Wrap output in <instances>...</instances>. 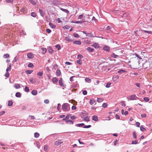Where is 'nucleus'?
<instances>
[{"instance_id": "obj_1", "label": "nucleus", "mask_w": 152, "mask_h": 152, "mask_svg": "<svg viewBox=\"0 0 152 152\" xmlns=\"http://www.w3.org/2000/svg\"><path fill=\"white\" fill-rule=\"evenodd\" d=\"M70 108L69 104L68 103H64L62 105V109L64 111H69Z\"/></svg>"}, {"instance_id": "obj_2", "label": "nucleus", "mask_w": 152, "mask_h": 152, "mask_svg": "<svg viewBox=\"0 0 152 152\" xmlns=\"http://www.w3.org/2000/svg\"><path fill=\"white\" fill-rule=\"evenodd\" d=\"M127 99L128 100H133L139 99V98L137 97L135 94H133L130 96L127 97Z\"/></svg>"}, {"instance_id": "obj_3", "label": "nucleus", "mask_w": 152, "mask_h": 152, "mask_svg": "<svg viewBox=\"0 0 152 152\" xmlns=\"http://www.w3.org/2000/svg\"><path fill=\"white\" fill-rule=\"evenodd\" d=\"M64 40L67 43L69 42L73 41L74 40V38L72 36H68L65 37Z\"/></svg>"}, {"instance_id": "obj_4", "label": "nucleus", "mask_w": 152, "mask_h": 152, "mask_svg": "<svg viewBox=\"0 0 152 152\" xmlns=\"http://www.w3.org/2000/svg\"><path fill=\"white\" fill-rule=\"evenodd\" d=\"M59 85L61 87H64V88H66V85L64 84V82L62 78H61L59 80Z\"/></svg>"}, {"instance_id": "obj_5", "label": "nucleus", "mask_w": 152, "mask_h": 152, "mask_svg": "<svg viewBox=\"0 0 152 152\" xmlns=\"http://www.w3.org/2000/svg\"><path fill=\"white\" fill-rule=\"evenodd\" d=\"M27 58L29 59H32L34 58V56L33 54L31 53H29L27 54Z\"/></svg>"}, {"instance_id": "obj_6", "label": "nucleus", "mask_w": 152, "mask_h": 152, "mask_svg": "<svg viewBox=\"0 0 152 152\" xmlns=\"http://www.w3.org/2000/svg\"><path fill=\"white\" fill-rule=\"evenodd\" d=\"M62 142H63L61 141V140H58L55 142V145L56 146H58Z\"/></svg>"}, {"instance_id": "obj_7", "label": "nucleus", "mask_w": 152, "mask_h": 152, "mask_svg": "<svg viewBox=\"0 0 152 152\" xmlns=\"http://www.w3.org/2000/svg\"><path fill=\"white\" fill-rule=\"evenodd\" d=\"M103 49L104 50L107 52H109L110 51V48L108 46L105 45L104 46L103 48Z\"/></svg>"}, {"instance_id": "obj_8", "label": "nucleus", "mask_w": 152, "mask_h": 152, "mask_svg": "<svg viewBox=\"0 0 152 152\" xmlns=\"http://www.w3.org/2000/svg\"><path fill=\"white\" fill-rule=\"evenodd\" d=\"M88 52L89 53H91L94 51V49L93 48H91L90 47H88L86 49Z\"/></svg>"}, {"instance_id": "obj_9", "label": "nucleus", "mask_w": 152, "mask_h": 152, "mask_svg": "<svg viewBox=\"0 0 152 152\" xmlns=\"http://www.w3.org/2000/svg\"><path fill=\"white\" fill-rule=\"evenodd\" d=\"M119 78V76L117 75H114L112 78L113 80L114 81H115L117 80Z\"/></svg>"}, {"instance_id": "obj_10", "label": "nucleus", "mask_w": 152, "mask_h": 152, "mask_svg": "<svg viewBox=\"0 0 152 152\" xmlns=\"http://www.w3.org/2000/svg\"><path fill=\"white\" fill-rule=\"evenodd\" d=\"M73 43L77 45H80L81 44V42L80 40H75L73 42Z\"/></svg>"}, {"instance_id": "obj_11", "label": "nucleus", "mask_w": 152, "mask_h": 152, "mask_svg": "<svg viewBox=\"0 0 152 152\" xmlns=\"http://www.w3.org/2000/svg\"><path fill=\"white\" fill-rule=\"evenodd\" d=\"M48 51L50 54H52L54 52V50L52 49L51 47H49L48 48Z\"/></svg>"}, {"instance_id": "obj_12", "label": "nucleus", "mask_w": 152, "mask_h": 152, "mask_svg": "<svg viewBox=\"0 0 152 152\" xmlns=\"http://www.w3.org/2000/svg\"><path fill=\"white\" fill-rule=\"evenodd\" d=\"M39 12L40 15L42 16L43 17L45 16V13L42 11V10L40 9H39Z\"/></svg>"}, {"instance_id": "obj_13", "label": "nucleus", "mask_w": 152, "mask_h": 152, "mask_svg": "<svg viewBox=\"0 0 152 152\" xmlns=\"http://www.w3.org/2000/svg\"><path fill=\"white\" fill-rule=\"evenodd\" d=\"M92 46L94 47L95 48H99V46L98 44L97 43H94Z\"/></svg>"}, {"instance_id": "obj_14", "label": "nucleus", "mask_w": 152, "mask_h": 152, "mask_svg": "<svg viewBox=\"0 0 152 152\" xmlns=\"http://www.w3.org/2000/svg\"><path fill=\"white\" fill-rule=\"evenodd\" d=\"M92 119L93 120L96 121H98V120L97 116L95 115H94L92 117Z\"/></svg>"}, {"instance_id": "obj_15", "label": "nucleus", "mask_w": 152, "mask_h": 152, "mask_svg": "<svg viewBox=\"0 0 152 152\" xmlns=\"http://www.w3.org/2000/svg\"><path fill=\"white\" fill-rule=\"evenodd\" d=\"M66 124H73V121L70 120H67L66 121Z\"/></svg>"}, {"instance_id": "obj_16", "label": "nucleus", "mask_w": 152, "mask_h": 152, "mask_svg": "<svg viewBox=\"0 0 152 152\" xmlns=\"http://www.w3.org/2000/svg\"><path fill=\"white\" fill-rule=\"evenodd\" d=\"M56 75L58 76H59L61 74V72L59 69H57L56 72Z\"/></svg>"}, {"instance_id": "obj_17", "label": "nucleus", "mask_w": 152, "mask_h": 152, "mask_svg": "<svg viewBox=\"0 0 152 152\" xmlns=\"http://www.w3.org/2000/svg\"><path fill=\"white\" fill-rule=\"evenodd\" d=\"M41 49L42 50V53L44 54H45L47 52V49L46 48H41Z\"/></svg>"}, {"instance_id": "obj_18", "label": "nucleus", "mask_w": 152, "mask_h": 152, "mask_svg": "<svg viewBox=\"0 0 152 152\" xmlns=\"http://www.w3.org/2000/svg\"><path fill=\"white\" fill-rule=\"evenodd\" d=\"M31 93L33 95H36L37 93V91L36 90H33L31 91Z\"/></svg>"}, {"instance_id": "obj_19", "label": "nucleus", "mask_w": 152, "mask_h": 152, "mask_svg": "<svg viewBox=\"0 0 152 152\" xmlns=\"http://www.w3.org/2000/svg\"><path fill=\"white\" fill-rule=\"evenodd\" d=\"M84 22L83 20H82L81 21H72V22L74 23H80L81 24L83 23Z\"/></svg>"}, {"instance_id": "obj_20", "label": "nucleus", "mask_w": 152, "mask_h": 152, "mask_svg": "<svg viewBox=\"0 0 152 152\" xmlns=\"http://www.w3.org/2000/svg\"><path fill=\"white\" fill-rule=\"evenodd\" d=\"M95 102V101L93 99H91L90 100V104L91 105H93Z\"/></svg>"}, {"instance_id": "obj_21", "label": "nucleus", "mask_w": 152, "mask_h": 152, "mask_svg": "<svg viewBox=\"0 0 152 152\" xmlns=\"http://www.w3.org/2000/svg\"><path fill=\"white\" fill-rule=\"evenodd\" d=\"M60 9L62 11L64 12H65L67 14L69 13V10H68L67 9H63V8H61Z\"/></svg>"}, {"instance_id": "obj_22", "label": "nucleus", "mask_w": 152, "mask_h": 152, "mask_svg": "<svg viewBox=\"0 0 152 152\" xmlns=\"http://www.w3.org/2000/svg\"><path fill=\"white\" fill-rule=\"evenodd\" d=\"M49 25L50 26V27L53 28H55L56 27V26L55 25L53 24V23L51 22L49 23Z\"/></svg>"}, {"instance_id": "obj_23", "label": "nucleus", "mask_w": 152, "mask_h": 152, "mask_svg": "<svg viewBox=\"0 0 152 152\" xmlns=\"http://www.w3.org/2000/svg\"><path fill=\"white\" fill-rule=\"evenodd\" d=\"M85 80L86 82L88 83H90L91 81V79L88 78H86Z\"/></svg>"}, {"instance_id": "obj_24", "label": "nucleus", "mask_w": 152, "mask_h": 152, "mask_svg": "<svg viewBox=\"0 0 152 152\" xmlns=\"http://www.w3.org/2000/svg\"><path fill=\"white\" fill-rule=\"evenodd\" d=\"M30 2L33 5H35L37 4V1L36 0H30Z\"/></svg>"}, {"instance_id": "obj_25", "label": "nucleus", "mask_w": 152, "mask_h": 152, "mask_svg": "<svg viewBox=\"0 0 152 152\" xmlns=\"http://www.w3.org/2000/svg\"><path fill=\"white\" fill-rule=\"evenodd\" d=\"M14 87L16 89L19 88H20V85L18 83H17L15 85Z\"/></svg>"}, {"instance_id": "obj_26", "label": "nucleus", "mask_w": 152, "mask_h": 152, "mask_svg": "<svg viewBox=\"0 0 152 152\" xmlns=\"http://www.w3.org/2000/svg\"><path fill=\"white\" fill-rule=\"evenodd\" d=\"M52 81L53 83L55 84L58 81V80L57 79L56 77H54Z\"/></svg>"}, {"instance_id": "obj_27", "label": "nucleus", "mask_w": 152, "mask_h": 152, "mask_svg": "<svg viewBox=\"0 0 152 152\" xmlns=\"http://www.w3.org/2000/svg\"><path fill=\"white\" fill-rule=\"evenodd\" d=\"M15 96L17 97H20L21 96V94L19 92H17L16 93Z\"/></svg>"}, {"instance_id": "obj_28", "label": "nucleus", "mask_w": 152, "mask_h": 152, "mask_svg": "<svg viewBox=\"0 0 152 152\" xmlns=\"http://www.w3.org/2000/svg\"><path fill=\"white\" fill-rule=\"evenodd\" d=\"M83 56L80 54H79L77 55V58L79 60H81V59L83 58Z\"/></svg>"}, {"instance_id": "obj_29", "label": "nucleus", "mask_w": 152, "mask_h": 152, "mask_svg": "<svg viewBox=\"0 0 152 152\" xmlns=\"http://www.w3.org/2000/svg\"><path fill=\"white\" fill-rule=\"evenodd\" d=\"M13 102L12 101H9L8 102V106H11L13 104Z\"/></svg>"}, {"instance_id": "obj_30", "label": "nucleus", "mask_w": 152, "mask_h": 152, "mask_svg": "<svg viewBox=\"0 0 152 152\" xmlns=\"http://www.w3.org/2000/svg\"><path fill=\"white\" fill-rule=\"evenodd\" d=\"M69 115H67L64 118H63V121H65L67 120V119H69Z\"/></svg>"}, {"instance_id": "obj_31", "label": "nucleus", "mask_w": 152, "mask_h": 152, "mask_svg": "<svg viewBox=\"0 0 152 152\" xmlns=\"http://www.w3.org/2000/svg\"><path fill=\"white\" fill-rule=\"evenodd\" d=\"M85 124L84 123L78 124H76L75 126L78 127H81L83 126H84Z\"/></svg>"}, {"instance_id": "obj_32", "label": "nucleus", "mask_w": 152, "mask_h": 152, "mask_svg": "<svg viewBox=\"0 0 152 152\" xmlns=\"http://www.w3.org/2000/svg\"><path fill=\"white\" fill-rule=\"evenodd\" d=\"M83 120L85 121L88 122L89 121L90 119L88 117H86L84 118L83 119Z\"/></svg>"}, {"instance_id": "obj_33", "label": "nucleus", "mask_w": 152, "mask_h": 152, "mask_svg": "<svg viewBox=\"0 0 152 152\" xmlns=\"http://www.w3.org/2000/svg\"><path fill=\"white\" fill-rule=\"evenodd\" d=\"M112 57L115 58H118L119 56L115 54L114 53H113L112 55Z\"/></svg>"}, {"instance_id": "obj_34", "label": "nucleus", "mask_w": 152, "mask_h": 152, "mask_svg": "<svg viewBox=\"0 0 152 152\" xmlns=\"http://www.w3.org/2000/svg\"><path fill=\"white\" fill-rule=\"evenodd\" d=\"M39 134L38 132H35L34 134V137L35 138H38L39 137Z\"/></svg>"}, {"instance_id": "obj_35", "label": "nucleus", "mask_w": 152, "mask_h": 152, "mask_svg": "<svg viewBox=\"0 0 152 152\" xmlns=\"http://www.w3.org/2000/svg\"><path fill=\"white\" fill-rule=\"evenodd\" d=\"M145 129L142 125L140 127V130L142 132H143L145 130Z\"/></svg>"}, {"instance_id": "obj_36", "label": "nucleus", "mask_w": 152, "mask_h": 152, "mask_svg": "<svg viewBox=\"0 0 152 152\" xmlns=\"http://www.w3.org/2000/svg\"><path fill=\"white\" fill-rule=\"evenodd\" d=\"M33 72V71L30 70H27L26 71V74H31Z\"/></svg>"}, {"instance_id": "obj_37", "label": "nucleus", "mask_w": 152, "mask_h": 152, "mask_svg": "<svg viewBox=\"0 0 152 152\" xmlns=\"http://www.w3.org/2000/svg\"><path fill=\"white\" fill-rule=\"evenodd\" d=\"M143 31L145 33H148V34H152V31H146V30H143Z\"/></svg>"}, {"instance_id": "obj_38", "label": "nucleus", "mask_w": 152, "mask_h": 152, "mask_svg": "<svg viewBox=\"0 0 152 152\" xmlns=\"http://www.w3.org/2000/svg\"><path fill=\"white\" fill-rule=\"evenodd\" d=\"M76 62L77 64L80 65H81L82 64V61L81 60L78 59V60H77Z\"/></svg>"}, {"instance_id": "obj_39", "label": "nucleus", "mask_w": 152, "mask_h": 152, "mask_svg": "<svg viewBox=\"0 0 152 152\" xmlns=\"http://www.w3.org/2000/svg\"><path fill=\"white\" fill-rule=\"evenodd\" d=\"M11 65L10 64L9 66V67L6 69V72H8V71L10 70H11Z\"/></svg>"}, {"instance_id": "obj_40", "label": "nucleus", "mask_w": 152, "mask_h": 152, "mask_svg": "<svg viewBox=\"0 0 152 152\" xmlns=\"http://www.w3.org/2000/svg\"><path fill=\"white\" fill-rule=\"evenodd\" d=\"M24 91L26 92H28L29 91V89L28 87L26 86L25 88Z\"/></svg>"}, {"instance_id": "obj_41", "label": "nucleus", "mask_w": 152, "mask_h": 152, "mask_svg": "<svg viewBox=\"0 0 152 152\" xmlns=\"http://www.w3.org/2000/svg\"><path fill=\"white\" fill-rule=\"evenodd\" d=\"M48 148V146L47 145H44V150L45 151H47Z\"/></svg>"}, {"instance_id": "obj_42", "label": "nucleus", "mask_w": 152, "mask_h": 152, "mask_svg": "<svg viewBox=\"0 0 152 152\" xmlns=\"http://www.w3.org/2000/svg\"><path fill=\"white\" fill-rule=\"evenodd\" d=\"M55 47L57 48L58 50H60L61 49V48L60 45L59 44L56 45L55 46Z\"/></svg>"}, {"instance_id": "obj_43", "label": "nucleus", "mask_w": 152, "mask_h": 152, "mask_svg": "<svg viewBox=\"0 0 152 152\" xmlns=\"http://www.w3.org/2000/svg\"><path fill=\"white\" fill-rule=\"evenodd\" d=\"M43 71L37 73V75L39 76H41L43 74Z\"/></svg>"}, {"instance_id": "obj_44", "label": "nucleus", "mask_w": 152, "mask_h": 152, "mask_svg": "<svg viewBox=\"0 0 152 152\" xmlns=\"http://www.w3.org/2000/svg\"><path fill=\"white\" fill-rule=\"evenodd\" d=\"M125 72L126 71L124 70L121 69L118 71V73L121 74Z\"/></svg>"}, {"instance_id": "obj_45", "label": "nucleus", "mask_w": 152, "mask_h": 152, "mask_svg": "<svg viewBox=\"0 0 152 152\" xmlns=\"http://www.w3.org/2000/svg\"><path fill=\"white\" fill-rule=\"evenodd\" d=\"M103 101V99L101 98H97V102H101Z\"/></svg>"}, {"instance_id": "obj_46", "label": "nucleus", "mask_w": 152, "mask_h": 152, "mask_svg": "<svg viewBox=\"0 0 152 152\" xmlns=\"http://www.w3.org/2000/svg\"><path fill=\"white\" fill-rule=\"evenodd\" d=\"M31 16L33 17H36V14L34 12H32L31 14Z\"/></svg>"}, {"instance_id": "obj_47", "label": "nucleus", "mask_w": 152, "mask_h": 152, "mask_svg": "<svg viewBox=\"0 0 152 152\" xmlns=\"http://www.w3.org/2000/svg\"><path fill=\"white\" fill-rule=\"evenodd\" d=\"M111 84V83L108 82L107 83L106 85V87L107 88L110 87Z\"/></svg>"}, {"instance_id": "obj_48", "label": "nucleus", "mask_w": 152, "mask_h": 152, "mask_svg": "<svg viewBox=\"0 0 152 152\" xmlns=\"http://www.w3.org/2000/svg\"><path fill=\"white\" fill-rule=\"evenodd\" d=\"M133 137L134 138L136 139H137V135H136V132H135L134 131L133 132Z\"/></svg>"}, {"instance_id": "obj_49", "label": "nucleus", "mask_w": 152, "mask_h": 152, "mask_svg": "<svg viewBox=\"0 0 152 152\" xmlns=\"http://www.w3.org/2000/svg\"><path fill=\"white\" fill-rule=\"evenodd\" d=\"M138 143V141L137 140H135L134 141H132V144H136Z\"/></svg>"}, {"instance_id": "obj_50", "label": "nucleus", "mask_w": 152, "mask_h": 152, "mask_svg": "<svg viewBox=\"0 0 152 152\" xmlns=\"http://www.w3.org/2000/svg\"><path fill=\"white\" fill-rule=\"evenodd\" d=\"M144 100L146 102H148L149 100V98L148 97H145L143 98Z\"/></svg>"}, {"instance_id": "obj_51", "label": "nucleus", "mask_w": 152, "mask_h": 152, "mask_svg": "<svg viewBox=\"0 0 152 152\" xmlns=\"http://www.w3.org/2000/svg\"><path fill=\"white\" fill-rule=\"evenodd\" d=\"M73 36L75 38H78L79 36L78 34L75 33L73 34Z\"/></svg>"}, {"instance_id": "obj_52", "label": "nucleus", "mask_w": 152, "mask_h": 152, "mask_svg": "<svg viewBox=\"0 0 152 152\" xmlns=\"http://www.w3.org/2000/svg\"><path fill=\"white\" fill-rule=\"evenodd\" d=\"M34 83H39V81L37 80V79H34Z\"/></svg>"}, {"instance_id": "obj_53", "label": "nucleus", "mask_w": 152, "mask_h": 152, "mask_svg": "<svg viewBox=\"0 0 152 152\" xmlns=\"http://www.w3.org/2000/svg\"><path fill=\"white\" fill-rule=\"evenodd\" d=\"M9 56L10 55H9V54L7 53L4 55V57L5 58H7L9 57Z\"/></svg>"}, {"instance_id": "obj_54", "label": "nucleus", "mask_w": 152, "mask_h": 152, "mask_svg": "<svg viewBox=\"0 0 152 152\" xmlns=\"http://www.w3.org/2000/svg\"><path fill=\"white\" fill-rule=\"evenodd\" d=\"M34 66L32 63H30L28 65V66L29 67H32Z\"/></svg>"}, {"instance_id": "obj_55", "label": "nucleus", "mask_w": 152, "mask_h": 152, "mask_svg": "<svg viewBox=\"0 0 152 152\" xmlns=\"http://www.w3.org/2000/svg\"><path fill=\"white\" fill-rule=\"evenodd\" d=\"M91 125H85L83 128H88L91 127Z\"/></svg>"}, {"instance_id": "obj_56", "label": "nucleus", "mask_w": 152, "mask_h": 152, "mask_svg": "<svg viewBox=\"0 0 152 152\" xmlns=\"http://www.w3.org/2000/svg\"><path fill=\"white\" fill-rule=\"evenodd\" d=\"M61 107V105L60 103L58 104V107H57V110L59 111V110L60 109Z\"/></svg>"}, {"instance_id": "obj_57", "label": "nucleus", "mask_w": 152, "mask_h": 152, "mask_svg": "<svg viewBox=\"0 0 152 152\" xmlns=\"http://www.w3.org/2000/svg\"><path fill=\"white\" fill-rule=\"evenodd\" d=\"M20 34L21 35H26L23 30H21L20 31Z\"/></svg>"}, {"instance_id": "obj_58", "label": "nucleus", "mask_w": 152, "mask_h": 152, "mask_svg": "<svg viewBox=\"0 0 152 152\" xmlns=\"http://www.w3.org/2000/svg\"><path fill=\"white\" fill-rule=\"evenodd\" d=\"M107 105L106 103H104L102 105V107L104 108H106L107 107Z\"/></svg>"}, {"instance_id": "obj_59", "label": "nucleus", "mask_w": 152, "mask_h": 152, "mask_svg": "<svg viewBox=\"0 0 152 152\" xmlns=\"http://www.w3.org/2000/svg\"><path fill=\"white\" fill-rule=\"evenodd\" d=\"M121 104L122 106H126V104L125 103V102L124 101H122L121 102Z\"/></svg>"}, {"instance_id": "obj_60", "label": "nucleus", "mask_w": 152, "mask_h": 152, "mask_svg": "<svg viewBox=\"0 0 152 152\" xmlns=\"http://www.w3.org/2000/svg\"><path fill=\"white\" fill-rule=\"evenodd\" d=\"M75 77V76H72V77H71L70 78V79H69V80L71 82H72L74 81V80L73 79V77Z\"/></svg>"}, {"instance_id": "obj_61", "label": "nucleus", "mask_w": 152, "mask_h": 152, "mask_svg": "<svg viewBox=\"0 0 152 152\" xmlns=\"http://www.w3.org/2000/svg\"><path fill=\"white\" fill-rule=\"evenodd\" d=\"M9 75H10V74L8 72H6L5 74V77H8L9 76Z\"/></svg>"}, {"instance_id": "obj_62", "label": "nucleus", "mask_w": 152, "mask_h": 152, "mask_svg": "<svg viewBox=\"0 0 152 152\" xmlns=\"http://www.w3.org/2000/svg\"><path fill=\"white\" fill-rule=\"evenodd\" d=\"M87 92L86 90H83V94L84 95H86L87 94Z\"/></svg>"}, {"instance_id": "obj_63", "label": "nucleus", "mask_w": 152, "mask_h": 152, "mask_svg": "<svg viewBox=\"0 0 152 152\" xmlns=\"http://www.w3.org/2000/svg\"><path fill=\"white\" fill-rule=\"evenodd\" d=\"M44 102L45 104H48L49 103V100L48 99H45L44 100Z\"/></svg>"}, {"instance_id": "obj_64", "label": "nucleus", "mask_w": 152, "mask_h": 152, "mask_svg": "<svg viewBox=\"0 0 152 152\" xmlns=\"http://www.w3.org/2000/svg\"><path fill=\"white\" fill-rule=\"evenodd\" d=\"M135 124L136 125V126L137 127H140V123L139 122H136Z\"/></svg>"}]
</instances>
